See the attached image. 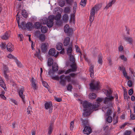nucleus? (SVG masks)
Masks as SVG:
<instances>
[{"label": "nucleus", "instance_id": "obj_27", "mask_svg": "<svg viewBox=\"0 0 135 135\" xmlns=\"http://www.w3.org/2000/svg\"><path fill=\"white\" fill-rule=\"evenodd\" d=\"M0 85L4 89L6 88L5 83L1 77H0Z\"/></svg>", "mask_w": 135, "mask_h": 135}, {"label": "nucleus", "instance_id": "obj_18", "mask_svg": "<svg viewBox=\"0 0 135 135\" xmlns=\"http://www.w3.org/2000/svg\"><path fill=\"white\" fill-rule=\"evenodd\" d=\"M70 44H72L71 43H70V38L69 37H66L64 39V44L65 46H68Z\"/></svg>", "mask_w": 135, "mask_h": 135}, {"label": "nucleus", "instance_id": "obj_23", "mask_svg": "<svg viewBox=\"0 0 135 135\" xmlns=\"http://www.w3.org/2000/svg\"><path fill=\"white\" fill-rule=\"evenodd\" d=\"M103 91L107 97H109V96H111V95L112 94V91L110 90H107L104 89Z\"/></svg>", "mask_w": 135, "mask_h": 135}, {"label": "nucleus", "instance_id": "obj_31", "mask_svg": "<svg viewBox=\"0 0 135 135\" xmlns=\"http://www.w3.org/2000/svg\"><path fill=\"white\" fill-rule=\"evenodd\" d=\"M56 49L59 50H61L62 49V44L61 43H58L56 46Z\"/></svg>", "mask_w": 135, "mask_h": 135}, {"label": "nucleus", "instance_id": "obj_63", "mask_svg": "<svg viewBox=\"0 0 135 135\" xmlns=\"http://www.w3.org/2000/svg\"><path fill=\"white\" fill-rule=\"evenodd\" d=\"M133 93V91L132 89H131L129 90L128 91V94L129 95H132Z\"/></svg>", "mask_w": 135, "mask_h": 135}, {"label": "nucleus", "instance_id": "obj_43", "mask_svg": "<svg viewBox=\"0 0 135 135\" xmlns=\"http://www.w3.org/2000/svg\"><path fill=\"white\" fill-rule=\"evenodd\" d=\"M98 62L99 64L102 65V55L99 56L98 58Z\"/></svg>", "mask_w": 135, "mask_h": 135}, {"label": "nucleus", "instance_id": "obj_59", "mask_svg": "<svg viewBox=\"0 0 135 135\" xmlns=\"http://www.w3.org/2000/svg\"><path fill=\"white\" fill-rule=\"evenodd\" d=\"M123 89L124 90V97H126L127 96V93L126 91V89L124 88L123 87Z\"/></svg>", "mask_w": 135, "mask_h": 135}, {"label": "nucleus", "instance_id": "obj_36", "mask_svg": "<svg viewBox=\"0 0 135 135\" xmlns=\"http://www.w3.org/2000/svg\"><path fill=\"white\" fill-rule=\"evenodd\" d=\"M96 95L94 93H90L89 95V98L90 99H95L96 97Z\"/></svg>", "mask_w": 135, "mask_h": 135}, {"label": "nucleus", "instance_id": "obj_48", "mask_svg": "<svg viewBox=\"0 0 135 135\" xmlns=\"http://www.w3.org/2000/svg\"><path fill=\"white\" fill-rule=\"evenodd\" d=\"M76 48V51L77 52L80 53V54L81 55V52L80 51V50L79 47L77 45H75V46Z\"/></svg>", "mask_w": 135, "mask_h": 135}, {"label": "nucleus", "instance_id": "obj_54", "mask_svg": "<svg viewBox=\"0 0 135 135\" xmlns=\"http://www.w3.org/2000/svg\"><path fill=\"white\" fill-rule=\"evenodd\" d=\"M27 113L28 114H30V112L32 111V108L31 107L29 106L27 109Z\"/></svg>", "mask_w": 135, "mask_h": 135}, {"label": "nucleus", "instance_id": "obj_52", "mask_svg": "<svg viewBox=\"0 0 135 135\" xmlns=\"http://www.w3.org/2000/svg\"><path fill=\"white\" fill-rule=\"evenodd\" d=\"M74 121H72L70 124V129L71 130H72L74 128Z\"/></svg>", "mask_w": 135, "mask_h": 135}, {"label": "nucleus", "instance_id": "obj_41", "mask_svg": "<svg viewBox=\"0 0 135 135\" xmlns=\"http://www.w3.org/2000/svg\"><path fill=\"white\" fill-rule=\"evenodd\" d=\"M15 62L16 64L17 65V66L19 67H21L22 66V64L21 62H20L16 58V59H15Z\"/></svg>", "mask_w": 135, "mask_h": 135}, {"label": "nucleus", "instance_id": "obj_45", "mask_svg": "<svg viewBox=\"0 0 135 135\" xmlns=\"http://www.w3.org/2000/svg\"><path fill=\"white\" fill-rule=\"evenodd\" d=\"M7 57L8 58L14 59V60H15V59H16V57H14L13 55H12L11 54H9L7 56Z\"/></svg>", "mask_w": 135, "mask_h": 135}, {"label": "nucleus", "instance_id": "obj_40", "mask_svg": "<svg viewBox=\"0 0 135 135\" xmlns=\"http://www.w3.org/2000/svg\"><path fill=\"white\" fill-rule=\"evenodd\" d=\"M9 101L10 103H13L16 105H18V102L17 101L11 98H9Z\"/></svg>", "mask_w": 135, "mask_h": 135}, {"label": "nucleus", "instance_id": "obj_64", "mask_svg": "<svg viewBox=\"0 0 135 135\" xmlns=\"http://www.w3.org/2000/svg\"><path fill=\"white\" fill-rule=\"evenodd\" d=\"M131 132L130 131H126L124 133V135H130Z\"/></svg>", "mask_w": 135, "mask_h": 135}, {"label": "nucleus", "instance_id": "obj_42", "mask_svg": "<svg viewBox=\"0 0 135 135\" xmlns=\"http://www.w3.org/2000/svg\"><path fill=\"white\" fill-rule=\"evenodd\" d=\"M41 24L39 22H36L34 24L35 28L37 29L39 28L41 26Z\"/></svg>", "mask_w": 135, "mask_h": 135}, {"label": "nucleus", "instance_id": "obj_28", "mask_svg": "<svg viewBox=\"0 0 135 135\" xmlns=\"http://www.w3.org/2000/svg\"><path fill=\"white\" fill-rule=\"evenodd\" d=\"M106 122L109 123L111 122L112 121V118L111 116H104Z\"/></svg>", "mask_w": 135, "mask_h": 135}, {"label": "nucleus", "instance_id": "obj_7", "mask_svg": "<svg viewBox=\"0 0 135 135\" xmlns=\"http://www.w3.org/2000/svg\"><path fill=\"white\" fill-rule=\"evenodd\" d=\"M21 25H22L23 28L25 29L26 28L29 31H31L33 27V25L32 22H29L25 24L24 22H22Z\"/></svg>", "mask_w": 135, "mask_h": 135}, {"label": "nucleus", "instance_id": "obj_16", "mask_svg": "<svg viewBox=\"0 0 135 135\" xmlns=\"http://www.w3.org/2000/svg\"><path fill=\"white\" fill-rule=\"evenodd\" d=\"M91 132V128L88 126H85L83 130L84 133L88 135L90 134Z\"/></svg>", "mask_w": 135, "mask_h": 135}, {"label": "nucleus", "instance_id": "obj_34", "mask_svg": "<svg viewBox=\"0 0 135 135\" xmlns=\"http://www.w3.org/2000/svg\"><path fill=\"white\" fill-rule=\"evenodd\" d=\"M47 30V28L46 26H42L41 28V31L43 33H46Z\"/></svg>", "mask_w": 135, "mask_h": 135}, {"label": "nucleus", "instance_id": "obj_2", "mask_svg": "<svg viewBox=\"0 0 135 135\" xmlns=\"http://www.w3.org/2000/svg\"><path fill=\"white\" fill-rule=\"evenodd\" d=\"M114 97L112 96H109V97H105L104 99L103 103L106 105L107 107L104 106L102 108V110L104 112L106 111V109L108 107L113 108L114 106V104L112 102V100L114 99Z\"/></svg>", "mask_w": 135, "mask_h": 135}, {"label": "nucleus", "instance_id": "obj_9", "mask_svg": "<svg viewBox=\"0 0 135 135\" xmlns=\"http://www.w3.org/2000/svg\"><path fill=\"white\" fill-rule=\"evenodd\" d=\"M45 109H49V113H51L52 110V103L51 102H46L45 103Z\"/></svg>", "mask_w": 135, "mask_h": 135}, {"label": "nucleus", "instance_id": "obj_37", "mask_svg": "<svg viewBox=\"0 0 135 135\" xmlns=\"http://www.w3.org/2000/svg\"><path fill=\"white\" fill-rule=\"evenodd\" d=\"M124 40L128 42L129 44H131L132 41V38L131 37H126L124 38Z\"/></svg>", "mask_w": 135, "mask_h": 135}, {"label": "nucleus", "instance_id": "obj_10", "mask_svg": "<svg viewBox=\"0 0 135 135\" xmlns=\"http://www.w3.org/2000/svg\"><path fill=\"white\" fill-rule=\"evenodd\" d=\"M24 89L23 87H22L21 89L19 90L17 92L20 97L22 99L23 102H24L25 95L23 94V92Z\"/></svg>", "mask_w": 135, "mask_h": 135}, {"label": "nucleus", "instance_id": "obj_22", "mask_svg": "<svg viewBox=\"0 0 135 135\" xmlns=\"http://www.w3.org/2000/svg\"><path fill=\"white\" fill-rule=\"evenodd\" d=\"M64 30L65 32L66 33H69L72 30L69 28V26L68 24L66 25L64 27Z\"/></svg>", "mask_w": 135, "mask_h": 135}, {"label": "nucleus", "instance_id": "obj_44", "mask_svg": "<svg viewBox=\"0 0 135 135\" xmlns=\"http://www.w3.org/2000/svg\"><path fill=\"white\" fill-rule=\"evenodd\" d=\"M86 0H81L80 3V5L83 6H85L86 4Z\"/></svg>", "mask_w": 135, "mask_h": 135}, {"label": "nucleus", "instance_id": "obj_21", "mask_svg": "<svg viewBox=\"0 0 135 135\" xmlns=\"http://www.w3.org/2000/svg\"><path fill=\"white\" fill-rule=\"evenodd\" d=\"M62 9L61 8L59 7H57L55 8L54 10L53 13L54 14H55L57 13H62Z\"/></svg>", "mask_w": 135, "mask_h": 135}, {"label": "nucleus", "instance_id": "obj_26", "mask_svg": "<svg viewBox=\"0 0 135 135\" xmlns=\"http://www.w3.org/2000/svg\"><path fill=\"white\" fill-rule=\"evenodd\" d=\"M58 69V65L56 63H54L52 65V70L53 72L57 71Z\"/></svg>", "mask_w": 135, "mask_h": 135}, {"label": "nucleus", "instance_id": "obj_53", "mask_svg": "<svg viewBox=\"0 0 135 135\" xmlns=\"http://www.w3.org/2000/svg\"><path fill=\"white\" fill-rule=\"evenodd\" d=\"M120 58L121 59L123 60L124 61H127V59L126 57H125L124 55H122L120 56Z\"/></svg>", "mask_w": 135, "mask_h": 135}, {"label": "nucleus", "instance_id": "obj_4", "mask_svg": "<svg viewBox=\"0 0 135 135\" xmlns=\"http://www.w3.org/2000/svg\"><path fill=\"white\" fill-rule=\"evenodd\" d=\"M72 44H70L68 48L67 49V55L69 56L70 61L73 64L75 63V60L74 54L73 52Z\"/></svg>", "mask_w": 135, "mask_h": 135}, {"label": "nucleus", "instance_id": "obj_13", "mask_svg": "<svg viewBox=\"0 0 135 135\" xmlns=\"http://www.w3.org/2000/svg\"><path fill=\"white\" fill-rule=\"evenodd\" d=\"M48 47L49 45L47 43H42L40 48L43 52H45L47 51Z\"/></svg>", "mask_w": 135, "mask_h": 135}, {"label": "nucleus", "instance_id": "obj_29", "mask_svg": "<svg viewBox=\"0 0 135 135\" xmlns=\"http://www.w3.org/2000/svg\"><path fill=\"white\" fill-rule=\"evenodd\" d=\"M64 79L66 80L68 82H71L73 83L74 81L73 79H71L70 76L68 75L65 76H64Z\"/></svg>", "mask_w": 135, "mask_h": 135}, {"label": "nucleus", "instance_id": "obj_57", "mask_svg": "<svg viewBox=\"0 0 135 135\" xmlns=\"http://www.w3.org/2000/svg\"><path fill=\"white\" fill-rule=\"evenodd\" d=\"M42 83L43 85L46 88H48V87L49 86L48 84L45 81H42Z\"/></svg>", "mask_w": 135, "mask_h": 135}, {"label": "nucleus", "instance_id": "obj_6", "mask_svg": "<svg viewBox=\"0 0 135 135\" xmlns=\"http://www.w3.org/2000/svg\"><path fill=\"white\" fill-rule=\"evenodd\" d=\"M90 89L92 90H98L100 88L99 83L98 81H93L90 84Z\"/></svg>", "mask_w": 135, "mask_h": 135}, {"label": "nucleus", "instance_id": "obj_51", "mask_svg": "<svg viewBox=\"0 0 135 135\" xmlns=\"http://www.w3.org/2000/svg\"><path fill=\"white\" fill-rule=\"evenodd\" d=\"M129 70L130 71L129 73L132 74L133 75V76L134 77H135V73L134 72L133 69L131 68H129Z\"/></svg>", "mask_w": 135, "mask_h": 135}, {"label": "nucleus", "instance_id": "obj_3", "mask_svg": "<svg viewBox=\"0 0 135 135\" xmlns=\"http://www.w3.org/2000/svg\"><path fill=\"white\" fill-rule=\"evenodd\" d=\"M54 15H51L48 17V19L46 17L42 18L40 21L43 24L46 25L48 27H50L52 26L54 24Z\"/></svg>", "mask_w": 135, "mask_h": 135}, {"label": "nucleus", "instance_id": "obj_24", "mask_svg": "<svg viewBox=\"0 0 135 135\" xmlns=\"http://www.w3.org/2000/svg\"><path fill=\"white\" fill-rule=\"evenodd\" d=\"M69 18L68 15L66 14H65L62 16V20L64 22H67L69 20Z\"/></svg>", "mask_w": 135, "mask_h": 135}, {"label": "nucleus", "instance_id": "obj_30", "mask_svg": "<svg viewBox=\"0 0 135 135\" xmlns=\"http://www.w3.org/2000/svg\"><path fill=\"white\" fill-rule=\"evenodd\" d=\"M38 38L40 41H43L45 40V36L44 34H40L39 35Z\"/></svg>", "mask_w": 135, "mask_h": 135}, {"label": "nucleus", "instance_id": "obj_12", "mask_svg": "<svg viewBox=\"0 0 135 135\" xmlns=\"http://www.w3.org/2000/svg\"><path fill=\"white\" fill-rule=\"evenodd\" d=\"M119 69L120 70H122L123 75L127 79L129 80L130 79V77L127 75L125 68L123 67H119Z\"/></svg>", "mask_w": 135, "mask_h": 135}, {"label": "nucleus", "instance_id": "obj_15", "mask_svg": "<svg viewBox=\"0 0 135 135\" xmlns=\"http://www.w3.org/2000/svg\"><path fill=\"white\" fill-rule=\"evenodd\" d=\"M114 109L113 107V108L111 107V108L108 107L106 109L107 111L105 114L104 116H111L110 115L112 113Z\"/></svg>", "mask_w": 135, "mask_h": 135}, {"label": "nucleus", "instance_id": "obj_62", "mask_svg": "<svg viewBox=\"0 0 135 135\" xmlns=\"http://www.w3.org/2000/svg\"><path fill=\"white\" fill-rule=\"evenodd\" d=\"M128 85L129 87H131L132 85V82L131 81L129 80L128 82Z\"/></svg>", "mask_w": 135, "mask_h": 135}, {"label": "nucleus", "instance_id": "obj_46", "mask_svg": "<svg viewBox=\"0 0 135 135\" xmlns=\"http://www.w3.org/2000/svg\"><path fill=\"white\" fill-rule=\"evenodd\" d=\"M52 130L53 127L51 125L49 128L48 134L49 135L52 132Z\"/></svg>", "mask_w": 135, "mask_h": 135}, {"label": "nucleus", "instance_id": "obj_25", "mask_svg": "<svg viewBox=\"0 0 135 135\" xmlns=\"http://www.w3.org/2000/svg\"><path fill=\"white\" fill-rule=\"evenodd\" d=\"M115 2V0H112L110 1L109 3L107 4L106 6L105 7L104 9H107L109 7H111L112 5L114 4Z\"/></svg>", "mask_w": 135, "mask_h": 135}, {"label": "nucleus", "instance_id": "obj_39", "mask_svg": "<svg viewBox=\"0 0 135 135\" xmlns=\"http://www.w3.org/2000/svg\"><path fill=\"white\" fill-rule=\"evenodd\" d=\"M101 6L100 4H97L95 5L93 8H94V9L95 11H98L99 9L101 8Z\"/></svg>", "mask_w": 135, "mask_h": 135}, {"label": "nucleus", "instance_id": "obj_1", "mask_svg": "<svg viewBox=\"0 0 135 135\" xmlns=\"http://www.w3.org/2000/svg\"><path fill=\"white\" fill-rule=\"evenodd\" d=\"M103 101L102 98H98L97 99V102L93 105L90 103H88L86 101H81V103L84 108L83 115L84 116L89 115L93 111L97 110V108L100 105V103Z\"/></svg>", "mask_w": 135, "mask_h": 135}, {"label": "nucleus", "instance_id": "obj_33", "mask_svg": "<svg viewBox=\"0 0 135 135\" xmlns=\"http://www.w3.org/2000/svg\"><path fill=\"white\" fill-rule=\"evenodd\" d=\"M61 13H58L55 16H54V18H55V19L56 20V21H57L58 20H59L61 18Z\"/></svg>", "mask_w": 135, "mask_h": 135}, {"label": "nucleus", "instance_id": "obj_11", "mask_svg": "<svg viewBox=\"0 0 135 135\" xmlns=\"http://www.w3.org/2000/svg\"><path fill=\"white\" fill-rule=\"evenodd\" d=\"M76 7L74 6L73 7V13L71 14L70 16V22H73L74 24L75 23V14L76 12Z\"/></svg>", "mask_w": 135, "mask_h": 135}, {"label": "nucleus", "instance_id": "obj_61", "mask_svg": "<svg viewBox=\"0 0 135 135\" xmlns=\"http://www.w3.org/2000/svg\"><path fill=\"white\" fill-rule=\"evenodd\" d=\"M0 98L4 100H6V97L3 94H0Z\"/></svg>", "mask_w": 135, "mask_h": 135}, {"label": "nucleus", "instance_id": "obj_19", "mask_svg": "<svg viewBox=\"0 0 135 135\" xmlns=\"http://www.w3.org/2000/svg\"><path fill=\"white\" fill-rule=\"evenodd\" d=\"M64 78V75H62L60 77V83L63 86H65L66 84V81Z\"/></svg>", "mask_w": 135, "mask_h": 135}, {"label": "nucleus", "instance_id": "obj_58", "mask_svg": "<svg viewBox=\"0 0 135 135\" xmlns=\"http://www.w3.org/2000/svg\"><path fill=\"white\" fill-rule=\"evenodd\" d=\"M70 9L69 7H66L65 8L64 12L65 13H67L70 11Z\"/></svg>", "mask_w": 135, "mask_h": 135}, {"label": "nucleus", "instance_id": "obj_47", "mask_svg": "<svg viewBox=\"0 0 135 135\" xmlns=\"http://www.w3.org/2000/svg\"><path fill=\"white\" fill-rule=\"evenodd\" d=\"M65 4V2L64 1H61L59 2V5L61 7L64 6Z\"/></svg>", "mask_w": 135, "mask_h": 135}, {"label": "nucleus", "instance_id": "obj_56", "mask_svg": "<svg viewBox=\"0 0 135 135\" xmlns=\"http://www.w3.org/2000/svg\"><path fill=\"white\" fill-rule=\"evenodd\" d=\"M72 89V87L69 84L68 86L67 87V89L69 91H71V89Z\"/></svg>", "mask_w": 135, "mask_h": 135}, {"label": "nucleus", "instance_id": "obj_8", "mask_svg": "<svg viewBox=\"0 0 135 135\" xmlns=\"http://www.w3.org/2000/svg\"><path fill=\"white\" fill-rule=\"evenodd\" d=\"M95 11L94 9V8H93L90 10V15L89 17L90 25L92 24L93 21L94 19Z\"/></svg>", "mask_w": 135, "mask_h": 135}, {"label": "nucleus", "instance_id": "obj_17", "mask_svg": "<svg viewBox=\"0 0 135 135\" xmlns=\"http://www.w3.org/2000/svg\"><path fill=\"white\" fill-rule=\"evenodd\" d=\"M3 71L4 75V77L6 80H8V76L6 74L8 72V67L6 65H4Z\"/></svg>", "mask_w": 135, "mask_h": 135}, {"label": "nucleus", "instance_id": "obj_55", "mask_svg": "<svg viewBox=\"0 0 135 135\" xmlns=\"http://www.w3.org/2000/svg\"><path fill=\"white\" fill-rule=\"evenodd\" d=\"M90 76L91 78L94 77V71L93 70H89Z\"/></svg>", "mask_w": 135, "mask_h": 135}, {"label": "nucleus", "instance_id": "obj_38", "mask_svg": "<svg viewBox=\"0 0 135 135\" xmlns=\"http://www.w3.org/2000/svg\"><path fill=\"white\" fill-rule=\"evenodd\" d=\"M22 14L24 17L27 18V17L28 13L25 10L23 9L22 10Z\"/></svg>", "mask_w": 135, "mask_h": 135}, {"label": "nucleus", "instance_id": "obj_20", "mask_svg": "<svg viewBox=\"0 0 135 135\" xmlns=\"http://www.w3.org/2000/svg\"><path fill=\"white\" fill-rule=\"evenodd\" d=\"M6 47L8 51L12 52L13 50V46L11 43H8L6 46Z\"/></svg>", "mask_w": 135, "mask_h": 135}, {"label": "nucleus", "instance_id": "obj_49", "mask_svg": "<svg viewBox=\"0 0 135 135\" xmlns=\"http://www.w3.org/2000/svg\"><path fill=\"white\" fill-rule=\"evenodd\" d=\"M62 23V22L60 20L56 21V24L58 26H61Z\"/></svg>", "mask_w": 135, "mask_h": 135}, {"label": "nucleus", "instance_id": "obj_35", "mask_svg": "<svg viewBox=\"0 0 135 135\" xmlns=\"http://www.w3.org/2000/svg\"><path fill=\"white\" fill-rule=\"evenodd\" d=\"M9 36V35L8 32H6L2 36L1 38L3 40H6L8 38Z\"/></svg>", "mask_w": 135, "mask_h": 135}, {"label": "nucleus", "instance_id": "obj_50", "mask_svg": "<svg viewBox=\"0 0 135 135\" xmlns=\"http://www.w3.org/2000/svg\"><path fill=\"white\" fill-rule=\"evenodd\" d=\"M113 124H115L118 122V118L117 117L114 116L113 120Z\"/></svg>", "mask_w": 135, "mask_h": 135}, {"label": "nucleus", "instance_id": "obj_5", "mask_svg": "<svg viewBox=\"0 0 135 135\" xmlns=\"http://www.w3.org/2000/svg\"><path fill=\"white\" fill-rule=\"evenodd\" d=\"M70 66L71 69H69L65 72L63 70H59L58 74H60L64 73L65 74H67L71 72H74L76 70L77 67L75 64L71 65Z\"/></svg>", "mask_w": 135, "mask_h": 135}, {"label": "nucleus", "instance_id": "obj_60", "mask_svg": "<svg viewBox=\"0 0 135 135\" xmlns=\"http://www.w3.org/2000/svg\"><path fill=\"white\" fill-rule=\"evenodd\" d=\"M6 45V44L5 43H2L1 45V47L2 49H5Z\"/></svg>", "mask_w": 135, "mask_h": 135}, {"label": "nucleus", "instance_id": "obj_14", "mask_svg": "<svg viewBox=\"0 0 135 135\" xmlns=\"http://www.w3.org/2000/svg\"><path fill=\"white\" fill-rule=\"evenodd\" d=\"M49 54L50 55L53 56L55 57H57L59 54L58 52L56 53V50L53 48L50 49L49 50Z\"/></svg>", "mask_w": 135, "mask_h": 135}, {"label": "nucleus", "instance_id": "obj_32", "mask_svg": "<svg viewBox=\"0 0 135 135\" xmlns=\"http://www.w3.org/2000/svg\"><path fill=\"white\" fill-rule=\"evenodd\" d=\"M53 60L51 58H49L47 62V65L49 66H51V65L53 64Z\"/></svg>", "mask_w": 135, "mask_h": 135}]
</instances>
